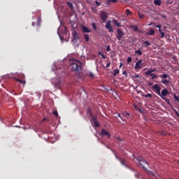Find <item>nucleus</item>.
Masks as SVG:
<instances>
[{"instance_id": "aec40b11", "label": "nucleus", "mask_w": 179, "mask_h": 179, "mask_svg": "<svg viewBox=\"0 0 179 179\" xmlns=\"http://www.w3.org/2000/svg\"><path fill=\"white\" fill-rule=\"evenodd\" d=\"M67 6L71 8V10L73 11L74 10V7L70 1L67 2Z\"/></svg>"}, {"instance_id": "bb28decb", "label": "nucleus", "mask_w": 179, "mask_h": 179, "mask_svg": "<svg viewBox=\"0 0 179 179\" xmlns=\"http://www.w3.org/2000/svg\"><path fill=\"white\" fill-rule=\"evenodd\" d=\"M143 96H144L145 98H150V99L152 98V94H150V93H148L147 94H144Z\"/></svg>"}, {"instance_id": "de8ad7c7", "label": "nucleus", "mask_w": 179, "mask_h": 179, "mask_svg": "<svg viewBox=\"0 0 179 179\" xmlns=\"http://www.w3.org/2000/svg\"><path fill=\"white\" fill-rule=\"evenodd\" d=\"M110 66V62L107 63L106 68H108Z\"/></svg>"}, {"instance_id": "c756f323", "label": "nucleus", "mask_w": 179, "mask_h": 179, "mask_svg": "<svg viewBox=\"0 0 179 179\" xmlns=\"http://www.w3.org/2000/svg\"><path fill=\"white\" fill-rule=\"evenodd\" d=\"M92 120L93 122H96L97 121V117L94 115H91Z\"/></svg>"}, {"instance_id": "13d9d810", "label": "nucleus", "mask_w": 179, "mask_h": 179, "mask_svg": "<svg viewBox=\"0 0 179 179\" xmlns=\"http://www.w3.org/2000/svg\"><path fill=\"white\" fill-rule=\"evenodd\" d=\"M122 63H121V64H120V68H121V67H122Z\"/></svg>"}, {"instance_id": "c85d7f7f", "label": "nucleus", "mask_w": 179, "mask_h": 179, "mask_svg": "<svg viewBox=\"0 0 179 179\" xmlns=\"http://www.w3.org/2000/svg\"><path fill=\"white\" fill-rule=\"evenodd\" d=\"M94 127H96V128L100 127V124L98 122V120L97 121H94Z\"/></svg>"}, {"instance_id": "79ce46f5", "label": "nucleus", "mask_w": 179, "mask_h": 179, "mask_svg": "<svg viewBox=\"0 0 179 179\" xmlns=\"http://www.w3.org/2000/svg\"><path fill=\"white\" fill-rule=\"evenodd\" d=\"M92 25L93 28L96 30V24L94 22H92Z\"/></svg>"}, {"instance_id": "4d7b16f0", "label": "nucleus", "mask_w": 179, "mask_h": 179, "mask_svg": "<svg viewBox=\"0 0 179 179\" xmlns=\"http://www.w3.org/2000/svg\"><path fill=\"white\" fill-rule=\"evenodd\" d=\"M162 135L163 136H166V133H162Z\"/></svg>"}, {"instance_id": "f03ea898", "label": "nucleus", "mask_w": 179, "mask_h": 179, "mask_svg": "<svg viewBox=\"0 0 179 179\" xmlns=\"http://www.w3.org/2000/svg\"><path fill=\"white\" fill-rule=\"evenodd\" d=\"M81 65L82 63L79 60H74L70 65V67L73 71L80 74V71H81Z\"/></svg>"}, {"instance_id": "72a5a7b5", "label": "nucleus", "mask_w": 179, "mask_h": 179, "mask_svg": "<svg viewBox=\"0 0 179 179\" xmlns=\"http://www.w3.org/2000/svg\"><path fill=\"white\" fill-rule=\"evenodd\" d=\"M154 27H156V28H159V30H162V29H161V27H162V26H161V24H154Z\"/></svg>"}, {"instance_id": "7c9ffc66", "label": "nucleus", "mask_w": 179, "mask_h": 179, "mask_svg": "<svg viewBox=\"0 0 179 179\" xmlns=\"http://www.w3.org/2000/svg\"><path fill=\"white\" fill-rule=\"evenodd\" d=\"M126 13L127 16L132 15V13L129 10V9H126Z\"/></svg>"}, {"instance_id": "ea45409f", "label": "nucleus", "mask_w": 179, "mask_h": 179, "mask_svg": "<svg viewBox=\"0 0 179 179\" xmlns=\"http://www.w3.org/2000/svg\"><path fill=\"white\" fill-rule=\"evenodd\" d=\"M117 117H120V118H121V120H122V121H124V119H123V118L121 117L120 113H117Z\"/></svg>"}, {"instance_id": "dca6fc26", "label": "nucleus", "mask_w": 179, "mask_h": 179, "mask_svg": "<svg viewBox=\"0 0 179 179\" xmlns=\"http://www.w3.org/2000/svg\"><path fill=\"white\" fill-rule=\"evenodd\" d=\"M113 24L117 27H121V22H119L117 20H113Z\"/></svg>"}, {"instance_id": "37998d69", "label": "nucleus", "mask_w": 179, "mask_h": 179, "mask_svg": "<svg viewBox=\"0 0 179 179\" xmlns=\"http://www.w3.org/2000/svg\"><path fill=\"white\" fill-rule=\"evenodd\" d=\"M96 5L99 7L101 5V3L99 2L98 1H96Z\"/></svg>"}, {"instance_id": "c9c22d12", "label": "nucleus", "mask_w": 179, "mask_h": 179, "mask_svg": "<svg viewBox=\"0 0 179 179\" xmlns=\"http://www.w3.org/2000/svg\"><path fill=\"white\" fill-rule=\"evenodd\" d=\"M132 29H134L135 31H137L138 30V26L137 25H133Z\"/></svg>"}, {"instance_id": "f257e3e1", "label": "nucleus", "mask_w": 179, "mask_h": 179, "mask_svg": "<svg viewBox=\"0 0 179 179\" xmlns=\"http://www.w3.org/2000/svg\"><path fill=\"white\" fill-rule=\"evenodd\" d=\"M152 90L164 100L166 102L167 104L171 105L169 99L162 96L161 94V87L159 84H155L152 86Z\"/></svg>"}, {"instance_id": "39448f33", "label": "nucleus", "mask_w": 179, "mask_h": 179, "mask_svg": "<svg viewBox=\"0 0 179 179\" xmlns=\"http://www.w3.org/2000/svg\"><path fill=\"white\" fill-rule=\"evenodd\" d=\"M101 20L103 22H106L108 17V14L106 11H102L100 15Z\"/></svg>"}, {"instance_id": "cd10ccee", "label": "nucleus", "mask_w": 179, "mask_h": 179, "mask_svg": "<svg viewBox=\"0 0 179 179\" xmlns=\"http://www.w3.org/2000/svg\"><path fill=\"white\" fill-rule=\"evenodd\" d=\"M150 76H152V80L157 78V76L155 73H152Z\"/></svg>"}, {"instance_id": "9d476101", "label": "nucleus", "mask_w": 179, "mask_h": 179, "mask_svg": "<svg viewBox=\"0 0 179 179\" xmlns=\"http://www.w3.org/2000/svg\"><path fill=\"white\" fill-rule=\"evenodd\" d=\"M101 135L103 136H108V138L110 137L109 131H107V130H105V129H101Z\"/></svg>"}, {"instance_id": "6ab92c4d", "label": "nucleus", "mask_w": 179, "mask_h": 179, "mask_svg": "<svg viewBox=\"0 0 179 179\" xmlns=\"http://www.w3.org/2000/svg\"><path fill=\"white\" fill-rule=\"evenodd\" d=\"M154 3L155 6H160L162 4L161 0H155Z\"/></svg>"}, {"instance_id": "f8f14e48", "label": "nucleus", "mask_w": 179, "mask_h": 179, "mask_svg": "<svg viewBox=\"0 0 179 179\" xmlns=\"http://www.w3.org/2000/svg\"><path fill=\"white\" fill-rule=\"evenodd\" d=\"M156 71V69H150L147 71L145 72V76H150L151 74H152V73Z\"/></svg>"}, {"instance_id": "a18cd8bd", "label": "nucleus", "mask_w": 179, "mask_h": 179, "mask_svg": "<svg viewBox=\"0 0 179 179\" xmlns=\"http://www.w3.org/2000/svg\"><path fill=\"white\" fill-rule=\"evenodd\" d=\"M136 178H139L140 177V173H137L136 175H135Z\"/></svg>"}, {"instance_id": "4be33fe9", "label": "nucleus", "mask_w": 179, "mask_h": 179, "mask_svg": "<svg viewBox=\"0 0 179 179\" xmlns=\"http://www.w3.org/2000/svg\"><path fill=\"white\" fill-rule=\"evenodd\" d=\"M122 116H124V117L127 118L128 119V116H130V113H128V112H126V111H124L122 113Z\"/></svg>"}, {"instance_id": "ddd939ff", "label": "nucleus", "mask_w": 179, "mask_h": 179, "mask_svg": "<svg viewBox=\"0 0 179 179\" xmlns=\"http://www.w3.org/2000/svg\"><path fill=\"white\" fill-rule=\"evenodd\" d=\"M82 29H83V33H90L91 32V30L85 26L82 27Z\"/></svg>"}, {"instance_id": "5701e85b", "label": "nucleus", "mask_w": 179, "mask_h": 179, "mask_svg": "<svg viewBox=\"0 0 179 179\" xmlns=\"http://www.w3.org/2000/svg\"><path fill=\"white\" fill-rule=\"evenodd\" d=\"M119 73H120L119 69H115L114 70V71H113V75L114 77H115V76H116L117 74H119Z\"/></svg>"}, {"instance_id": "a878e982", "label": "nucleus", "mask_w": 179, "mask_h": 179, "mask_svg": "<svg viewBox=\"0 0 179 179\" xmlns=\"http://www.w3.org/2000/svg\"><path fill=\"white\" fill-rule=\"evenodd\" d=\"M135 53L137 54V55H138L139 56H141L142 54H143V52H142V51H141V50H136L135 51Z\"/></svg>"}, {"instance_id": "a211bd4d", "label": "nucleus", "mask_w": 179, "mask_h": 179, "mask_svg": "<svg viewBox=\"0 0 179 179\" xmlns=\"http://www.w3.org/2000/svg\"><path fill=\"white\" fill-rule=\"evenodd\" d=\"M15 80L22 85H25L26 84V82L24 80H21L20 78H15Z\"/></svg>"}, {"instance_id": "20e7f679", "label": "nucleus", "mask_w": 179, "mask_h": 179, "mask_svg": "<svg viewBox=\"0 0 179 179\" xmlns=\"http://www.w3.org/2000/svg\"><path fill=\"white\" fill-rule=\"evenodd\" d=\"M160 78L162 79L161 83L165 85H167L170 83V80L166 78H170V76L164 73L163 75H160Z\"/></svg>"}, {"instance_id": "a19ab883", "label": "nucleus", "mask_w": 179, "mask_h": 179, "mask_svg": "<svg viewBox=\"0 0 179 179\" xmlns=\"http://www.w3.org/2000/svg\"><path fill=\"white\" fill-rule=\"evenodd\" d=\"M106 51L107 52H110V45H107Z\"/></svg>"}, {"instance_id": "6e6552de", "label": "nucleus", "mask_w": 179, "mask_h": 179, "mask_svg": "<svg viewBox=\"0 0 179 179\" xmlns=\"http://www.w3.org/2000/svg\"><path fill=\"white\" fill-rule=\"evenodd\" d=\"M106 28L108 30V32L109 33H113L114 32V29L112 27V25H111V21L110 20H108L106 24Z\"/></svg>"}, {"instance_id": "1a4fd4ad", "label": "nucleus", "mask_w": 179, "mask_h": 179, "mask_svg": "<svg viewBox=\"0 0 179 179\" xmlns=\"http://www.w3.org/2000/svg\"><path fill=\"white\" fill-rule=\"evenodd\" d=\"M115 157H116V159H118L123 166H124L127 168L129 167L128 163L126 161V159H122V158L118 157V155H115Z\"/></svg>"}, {"instance_id": "7ed1b4c3", "label": "nucleus", "mask_w": 179, "mask_h": 179, "mask_svg": "<svg viewBox=\"0 0 179 179\" xmlns=\"http://www.w3.org/2000/svg\"><path fill=\"white\" fill-rule=\"evenodd\" d=\"M136 159L139 162L141 166H143V169L145 170L149 175L154 176L153 173L150 171H148V169H147V168L145 167V165H148L145 159H144L143 158H141L140 159H138V158H136Z\"/></svg>"}, {"instance_id": "f704fd0d", "label": "nucleus", "mask_w": 179, "mask_h": 179, "mask_svg": "<svg viewBox=\"0 0 179 179\" xmlns=\"http://www.w3.org/2000/svg\"><path fill=\"white\" fill-rule=\"evenodd\" d=\"M174 99L176 101H178L179 103V96H178L176 94H174Z\"/></svg>"}, {"instance_id": "bf43d9fd", "label": "nucleus", "mask_w": 179, "mask_h": 179, "mask_svg": "<svg viewBox=\"0 0 179 179\" xmlns=\"http://www.w3.org/2000/svg\"><path fill=\"white\" fill-rule=\"evenodd\" d=\"M136 78H139V76H136Z\"/></svg>"}, {"instance_id": "b1692460", "label": "nucleus", "mask_w": 179, "mask_h": 179, "mask_svg": "<svg viewBox=\"0 0 179 179\" xmlns=\"http://www.w3.org/2000/svg\"><path fill=\"white\" fill-rule=\"evenodd\" d=\"M159 34H161L160 38H164V36H165V34H164V31H162V29H159Z\"/></svg>"}, {"instance_id": "0eeeda50", "label": "nucleus", "mask_w": 179, "mask_h": 179, "mask_svg": "<svg viewBox=\"0 0 179 179\" xmlns=\"http://www.w3.org/2000/svg\"><path fill=\"white\" fill-rule=\"evenodd\" d=\"M117 36L116 38L118 41H121L122 38L124 36V33L123 32V31L120 29H118L117 30Z\"/></svg>"}, {"instance_id": "c03bdc74", "label": "nucleus", "mask_w": 179, "mask_h": 179, "mask_svg": "<svg viewBox=\"0 0 179 179\" xmlns=\"http://www.w3.org/2000/svg\"><path fill=\"white\" fill-rule=\"evenodd\" d=\"M174 112L176 114L177 117H179V113L177 111V110H174Z\"/></svg>"}, {"instance_id": "4c0bfd02", "label": "nucleus", "mask_w": 179, "mask_h": 179, "mask_svg": "<svg viewBox=\"0 0 179 179\" xmlns=\"http://www.w3.org/2000/svg\"><path fill=\"white\" fill-rule=\"evenodd\" d=\"M53 115H54L55 116H56V117H57L58 115H59L57 110H54V111H53Z\"/></svg>"}, {"instance_id": "864d4df0", "label": "nucleus", "mask_w": 179, "mask_h": 179, "mask_svg": "<svg viewBox=\"0 0 179 179\" xmlns=\"http://www.w3.org/2000/svg\"><path fill=\"white\" fill-rule=\"evenodd\" d=\"M127 71H123V75H127Z\"/></svg>"}, {"instance_id": "09e8293b", "label": "nucleus", "mask_w": 179, "mask_h": 179, "mask_svg": "<svg viewBox=\"0 0 179 179\" xmlns=\"http://www.w3.org/2000/svg\"><path fill=\"white\" fill-rule=\"evenodd\" d=\"M90 76L91 78H94V75L93 73H90Z\"/></svg>"}, {"instance_id": "680f3d73", "label": "nucleus", "mask_w": 179, "mask_h": 179, "mask_svg": "<svg viewBox=\"0 0 179 179\" xmlns=\"http://www.w3.org/2000/svg\"><path fill=\"white\" fill-rule=\"evenodd\" d=\"M124 40H122V42L124 41Z\"/></svg>"}, {"instance_id": "603ef678", "label": "nucleus", "mask_w": 179, "mask_h": 179, "mask_svg": "<svg viewBox=\"0 0 179 179\" xmlns=\"http://www.w3.org/2000/svg\"><path fill=\"white\" fill-rule=\"evenodd\" d=\"M46 120H47V118H46V117H43V122H45V121H46Z\"/></svg>"}, {"instance_id": "e433bc0d", "label": "nucleus", "mask_w": 179, "mask_h": 179, "mask_svg": "<svg viewBox=\"0 0 179 179\" xmlns=\"http://www.w3.org/2000/svg\"><path fill=\"white\" fill-rule=\"evenodd\" d=\"M131 62H132V58H131V57H129L127 58V63L129 64V63H131Z\"/></svg>"}, {"instance_id": "8fccbe9b", "label": "nucleus", "mask_w": 179, "mask_h": 179, "mask_svg": "<svg viewBox=\"0 0 179 179\" xmlns=\"http://www.w3.org/2000/svg\"><path fill=\"white\" fill-rule=\"evenodd\" d=\"M148 85H149V86H152V85H153V83H151V82H150V83H148Z\"/></svg>"}, {"instance_id": "5fc2aeb1", "label": "nucleus", "mask_w": 179, "mask_h": 179, "mask_svg": "<svg viewBox=\"0 0 179 179\" xmlns=\"http://www.w3.org/2000/svg\"><path fill=\"white\" fill-rule=\"evenodd\" d=\"M137 93H138V94H141V93H142V91H141V90H138V91L137 92Z\"/></svg>"}, {"instance_id": "412c9836", "label": "nucleus", "mask_w": 179, "mask_h": 179, "mask_svg": "<svg viewBox=\"0 0 179 179\" xmlns=\"http://www.w3.org/2000/svg\"><path fill=\"white\" fill-rule=\"evenodd\" d=\"M73 41H74V40H78V39H79L78 33H77L76 31H74V33H73Z\"/></svg>"}, {"instance_id": "49530a36", "label": "nucleus", "mask_w": 179, "mask_h": 179, "mask_svg": "<svg viewBox=\"0 0 179 179\" xmlns=\"http://www.w3.org/2000/svg\"><path fill=\"white\" fill-rule=\"evenodd\" d=\"M152 25H153V26L155 25V23H154V22H151V23H150V24H148L149 27L152 26Z\"/></svg>"}, {"instance_id": "473e14b6", "label": "nucleus", "mask_w": 179, "mask_h": 179, "mask_svg": "<svg viewBox=\"0 0 179 179\" xmlns=\"http://www.w3.org/2000/svg\"><path fill=\"white\" fill-rule=\"evenodd\" d=\"M99 55H101V57L103 59H105L106 58V55L102 54L101 52H99Z\"/></svg>"}, {"instance_id": "2f4dec72", "label": "nucleus", "mask_w": 179, "mask_h": 179, "mask_svg": "<svg viewBox=\"0 0 179 179\" xmlns=\"http://www.w3.org/2000/svg\"><path fill=\"white\" fill-rule=\"evenodd\" d=\"M87 114L90 115V116H92V115H93L92 112V110H91L90 108H88V110H87Z\"/></svg>"}, {"instance_id": "052dcab7", "label": "nucleus", "mask_w": 179, "mask_h": 179, "mask_svg": "<svg viewBox=\"0 0 179 179\" xmlns=\"http://www.w3.org/2000/svg\"><path fill=\"white\" fill-rule=\"evenodd\" d=\"M164 18H166V16H164Z\"/></svg>"}, {"instance_id": "423d86ee", "label": "nucleus", "mask_w": 179, "mask_h": 179, "mask_svg": "<svg viewBox=\"0 0 179 179\" xmlns=\"http://www.w3.org/2000/svg\"><path fill=\"white\" fill-rule=\"evenodd\" d=\"M143 64H144V62H143V60L140 59L136 62L134 68L136 70L141 69L143 67Z\"/></svg>"}, {"instance_id": "393cba45", "label": "nucleus", "mask_w": 179, "mask_h": 179, "mask_svg": "<svg viewBox=\"0 0 179 179\" xmlns=\"http://www.w3.org/2000/svg\"><path fill=\"white\" fill-rule=\"evenodd\" d=\"M143 44H145V47L151 45V43L148 41H143Z\"/></svg>"}, {"instance_id": "3c124183", "label": "nucleus", "mask_w": 179, "mask_h": 179, "mask_svg": "<svg viewBox=\"0 0 179 179\" xmlns=\"http://www.w3.org/2000/svg\"><path fill=\"white\" fill-rule=\"evenodd\" d=\"M20 76H21V78H24V75L23 73L20 74Z\"/></svg>"}, {"instance_id": "6e6d98bb", "label": "nucleus", "mask_w": 179, "mask_h": 179, "mask_svg": "<svg viewBox=\"0 0 179 179\" xmlns=\"http://www.w3.org/2000/svg\"><path fill=\"white\" fill-rule=\"evenodd\" d=\"M31 24H32L33 27H34L35 26V22H33Z\"/></svg>"}, {"instance_id": "9b49d317", "label": "nucleus", "mask_w": 179, "mask_h": 179, "mask_svg": "<svg viewBox=\"0 0 179 179\" xmlns=\"http://www.w3.org/2000/svg\"><path fill=\"white\" fill-rule=\"evenodd\" d=\"M168 94H169V92L167 89H163L161 92V95L163 97L166 96Z\"/></svg>"}, {"instance_id": "4468645a", "label": "nucleus", "mask_w": 179, "mask_h": 179, "mask_svg": "<svg viewBox=\"0 0 179 179\" xmlns=\"http://www.w3.org/2000/svg\"><path fill=\"white\" fill-rule=\"evenodd\" d=\"M155 34V30L153 29H151L149 30L148 32L146 33V35L151 36H153Z\"/></svg>"}, {"instance_id": "58836bf2", "label": "nucleus", "mask_w": 179, "mask_h": 179, "mask_svg": "<svg viewBox=\"0 0 179 179\" xmlns=\"http://www.w3.org/2000/svg\"><path fill=\"white\" fill-rule=\"evenodd\" d=\"M138 15H139V18H140V19H143V18L145 17V15H142V14L138 13Z\"/></svg>"}, {"instance_id": "2eb2a0df", "label": "nucleus", "mask_w": 179, "mask_h": 179, "mask_svg": "<svg viewBox=\"0 0 179 179\" xmlns=\"http://www.w3.org/2000/svg\"><path fill=\"white\" fill-rule=\"evenodd\" d=\"M117 2V0H107L106 1V5L108 6L110 5V3H115Z\"/></svg>"}, {"instance_id": "f3484780", "label": "nucleus", "mask_w": 179, "mask_h": 179, "mask_svg": "<svg viewBox=\"0 0 179 179\" xmlns=\"http://www.w3.org/2000/svg\"><path fill=\"white\" fill-rule=\"evenodd\" d=\"M83 37H84L85 41L86 43H88L89 41H90L89 35H88L87 34H85L84 36H83Z\"/></svg>"}]
</instances>
